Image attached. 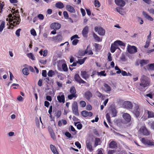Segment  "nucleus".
I'll return each instance as SVG.
<instances>
[{"mask_svg": "<svg viewBox=\"0 0 154 154\" xmlns=\"http://www.w3.org/2000/svg\"><path fill=\"white\" fill-rule=\"evenodd\" d=\"M149 85V79L146 76L143 75L140 79V84L139 89H142L145 88Z\"/></svg>", "mask_w": 154, "mask_h": 154, "instance_id": "nucleus-1", "label": "nucleus"}, {"mask_svg": "<svg viewBox=\"0 0 154 154\" xmlns=\"http://www.w3.org/2000/svg\"><path fill=\"white\" fill-rule=\"evenodd\" d=\"M8 17L10 18V21L12 22L11 23V25H13V23L14 25V26H15L19 23L20 19L18 17H17L16 16H13L12 14H9L8 15Z\"/></svg>", "mask_w": 154, "mask_h": 154, "instance_id": "nucleus-2", "label": "nucleus"}, {"mask_svg": "<svg viewBox=\"0 0 154 154\" xmlns=\"http://www.w3.org/2000/svg\"><path fill=\"white\" fill-rule=\"evenodd\" d=\"M117 113L116 110L114 108L112 109L110 112L106 115V119L110 123V116L112 117H115L116 116Z\"/></svg>", "mask_w": 154, "mask_h": 154, "instance_id": "nucleus-3", "label": "nucleus"}, {"mask_svg": "<svg viewBox=\"0 0 154 154\" xmlns=\"http://www.w3.org/2000/svg\"><path fill=\"white\" fill-rule=\"evenodd\" d=\"M72 110L73 113L75 115L78 116L79 114L78 110V104L77 102H74L72 105Z\"/></svg>", "mask_w": 154, "mask_h": 154, "instance_id": "nucleus-4", "label": "nucleus"}, {"mask_svg": "<svg viewBox=\"0 0 154 154\" xmlns=\"http://www.w3.org/2000/svg\"><path fill=\"white\" fill-rule=\"evenodd\" d=\"M135 104V106L134 107L132 112L135 116L136 117H138L140 115V109L139 106L137 104Z\"/></svg>", "mask_w": 154, "mask_h": 154, "instance_id": "nucleus-5", "label": "nucleus"}, {"mask_svg": "<svg viewBox=\"0 0 154 154\" xmlns=\"http://www.w3.org/2000/svg\"><path fill=\"white\" fill-rule=\"evenodd\" d=\"M127 50L129 53L134 54L137 52V48L135 46L129 45L127 48Z\"/></svg>", "mask_w": 154, "mask_h": 154, "instance_id": "nucleus-6", "label": "nucleus"}, {"mask_svg": "<svg viewBox=\"0 0 154 154\" xmlns=\"http://www.w3.org/2000/svg\"><path fill=\"white\" fill-rule=\"evenodd\" d=\"M123 106L128 109H132L133 105L129 101H125L123 103Z\"/></svg>", "mask_w": 154, "mask_h": 154, "instance_id": "nucleus-7", "label": "nucleus"}, {"mask_svg": "<svg viewBox=\"0 0 154 154\" xmlns=\"http://www.w3.org/2000/svg\"><path fill=\"white\" fill-rule=\"evenodd\" d=\"M94 30L95 32H98V34L100 35H103L105 34V30L102 27L98 28V27H95L94 28Z\"/></svg>", "mask_w": 154, "mask_h": 154, "instance_id": "nucleus-8", "label": "nucleus"}, {"mask_svg": "<svg viewBox=\"0 0 154 154\" xmlns=\"http://www.w3.org/2000/svg\"><path fill=\"white\" fill-rule=\"evenodd\" d=\"M141 141L145 145L154 146V142L152 140H146L144 138H142Z\"/></svg>", "mask_w": 154, "mask_h": 154, "instance_id": "nucleus-9", "label": "nucleus"}, {"mask_svg": "<svg viewBox=\"0 0 154 154\" xmlns=\"http://www.w3.org/2000/svg\"><path fill=\"white\" fill-rule=\"evenodd\" d=\"M74 78L75 81L79 84H84L86 83L85 82L81 79L79 75L77 74L75 75Z\"/></svg>", "mask_w": 154, "mask_h": 154, "instance_id": "nucleus-10", "label": "nucleus"}, {"mask_svg": "<svg viewBox=\"0 0 154 154\" xmlns=\"http://www.w3.org/2000/svg\"><path fill=\"white\" fill-rule=\"evenodd\" d=\"M122 117L127 123L130 122L131 121V117L128 113H124L122 115Z\"/></svg>", "mask_w": 154, "mask_h": 154, "instance_id": "nucleus-11", "label": "nucleus"}, {"mask_svg": "<svg viewBox=\"0 0 154 154\" xmlns=\"http://www.w3.org/2000/svg\"><path fill=\"white\" fill-rule=\"evenodd\" d=\"M51 29L54 30L59 29L61 27L60 24L57 23H52L50 26Z\"/></svg>", "mask_w": 154, "mask_h": 154, "instance_id": "nucleus-12", "label": "nucleus"}, {"mask_svg": "<svg viewBox=\"0 0 154 154\" xmlns=\"http://www.w3.org/2000/svg\"><path fill=\"white\" fill-rule=\"evenodd\" d=\"M88 32V26H86L83 29L82 31V34L85 37H87Z\"/></svg>", "mask_w": 154, "mask_h": 154, "instance_id": "nucleus-13", "label": "nucleus"}, {"mask_svg": "<svg viewBox=\"0 0 154 154\" xmlns=\"http://www.w3.org/2000/svg\"><path fill=\"white\" fill-rule=\"evenodd\" d=\"M62 40V38L61 35L59 34L57 36H54L53 37V41L54 42H59L61 41Z\"/></svg>", "mask_w": 154, "mask_h": 154, "instance_id": "nucleus-14", "label": "nucleus"}, {"mask_svg": "<svg viewBox=\"0 0 154 154\" xmlns=\"http://www.w3.org/2000/svg\"><path fill=\"white\" fill-rule=\"evenodd\" d=\"M82 114L84 117L87 116L91 117L92 116V113L91 112H88L86 110H84L82 112Z\"/></svg>", "mask_w": 154, "mask_h": 154, "instance_id": "nucleus-15", "label": "nucleus"}, {"mask_svg": "<svg viewBox=\"0 0 154 154\" xmlns=\"http://www.w3.org/2000/svg\"><path fill=\"white\" fill-rule=\"evenodd\" d=\"M84 95L86 99L89 100L92 96V94L89 91H88L85 93Z\"/></svg>", "mask_w": 154, "mask_h": 154, "instance_id": "nucleus-16", "label": "nucleus"}, {"mask_svg": "<svg viewBox=\"0 0 154 154\" xmlns=\"http://www.w3.org/2000/svg\"><path fill=\"white\" fill-rule=\"evenodd\" d=\"M66 9L68 11L71 13H75V10L74 8L70 5H67L66 6Z\"/></svg>", "mask_w": 154, "mask_h": 154, "instance_id": "nucleus-17", "label": "nucleus"}, {"mask_svg": "<svg viewBox=\"0 0 154 154\" xmlns=\"http://www.w3.org/2000/svg\"><path fill=\"white\" fill-rule=\"evenodd\" d=\"M115 2L118 6L123 7L125 5V2L123 0H115Z\"/></svg>", "mask_w": 154, "mask_h": 154, "instance_id": "nucleus-18", "label": "nucleus"}, {"mask_svg": "<svg viewBox=\"0 0 154 154\" xmlns=\"http://www.w3.org/2000/svg\"><path fill=\"white\" fill-rule=\"evenodd\" d=\"M140 131L144 135L148 136L149 134L148 131L145 127H142L140 129Z\"/></svg>", "mask_w": 154, "mask_h": 154, "instance_id": "nucleus-19", "label": "nucleus"}, {"mask_svg": "<svg viewBox=\"0 0 154 154\" xmlns=\"http://www.w3.org/2000/svg\"><path fill=\"white\" fill-rule=\"evenodd\" d=\"M57 99L58 101L60 103H65V96L63 94L61 96L58 95L57 97Z\"/></svg>", "mask_w": 154, "mask_h": 154, "instance_id": "nucleus-20", "label": "nucleus"}, {"mask_svg": "<svg viewBox=\"0 0 154 154\" xmlns=\"http://www.w3.org/2000/svg\"><path fill=\"white\" fill-rule=\"evenodd\" d=\"M86 147L90 151L93 150L91 143L89 141L87 140L86 142Z\"/></svg>", "mask_w": 154, "mask_h": 154, "instance_id": "nucleus-21", "label": "nucleus"}, {"mask_svg": "<svg viewBox=\"0 0 154 154\" xmlns=\"http://www.w3.org/2000/svg\"><path fill=\"white\" fill-rule=\"evenodd\" d=\"M117 45L115 44V42L113 44H111L110 48V51L112 53H114L116 51V49L118 48Z\"/></svg>", "mask_w": 154, "mask_h": 154, "instance_id": "nucleus-22", "label": "nucleus"}, {"mask_svg": "<svg viewBox=\"0 0 154 154\" xmlns=\"http://www.w3.org/2000/svg\"><path fill=\"white\" fill-rule=\"evenodd\" d=\"M103 86L104 87V89L105 92H108L111 91V88L108 84L106 83H104L103 84Z\"/></svg>", "mask_w": 154, "mask_h": 154, "instance_id": "nucleus-23", "label": "nucleus"}, {"mask_svg": "<svg viewBox=\"0 0 154 154\" xmlns=\"http://www.w3.org/2000/svg\"><path fill=\"white\" fill-rule=\"evenodd\" d=\"M50 147L51 151L54 154H59L55 146L51 144L50 145Z\"/></svg>", "mask_w": 154, "mask_h": 154, "instance_id": "nucleus-24", "label": "nucleus"}, {"mask_svg": "<svg viewBox=\"0 0 154 154\" xmlns=\"http://www.w3.org/2000/svg\"><path fill=\"white\" fill-rule=\"evenodd\" d=\"M142 14L144 17L148 20L150 21H152L153 20V19L145 11H143Z\"/></svg>", "mask_w": 154, "mask_h": 154, "instance_id": "nucleus-25", "label": "nucleus"}, {"mask_svg": "<svg viewBox=\"0 0 154 154\" xmlns=\"http://www.w3.org/2000/svg\"><path fill=\"white\" fill-rule=\"evenodd\" d=\"M81 75L82 78L85 79H86L88 78L89 76L87 74L86 71H81Z\"/></svg>", "mask_w": 154, "mask_h": 154, "instance_id": "nucleus-26", "label": "nucleus"}, {"mask_svg": "<svg viewBox=\"0 0 154 154\" xmlns=\"http://www.w3.org/2000/svg\"><path fill=\"white\" fill-rule=\"evenodd\" d=\"M55 6L60 9L64 7L63 4L60 2L57 3L55 4Z\"/></svg>", "mask_w": 154, "mask_h": 154, "instance_id": "nucleus-27", "label": "nucleus"}, {"mask_svg": "<svg viewBox=\"0 0 154 154\" xmlns=\"http://www.w3.org/2000/svg\"><path fill=\"white\" fill-rule=\"evenodd\" d=\"M56 73L55 71H54L52 70H49L48 73V75L49 77H52Z\"/></svg>", "mask_w": 154, "mask_h": 154, "instance_id": "nucleus-28", "label": "nucleus"}, {"mask_svg": "<svg viewBox=\"0 0 154 154\" xmlns=\"http://www.w3.org/2000/svg\"><path fill=\"white\" fill-rule=\"evenodd\" d=\"M100 142L101 141L100 138H96L94 141V146L96 147L98 145H99Z\"/></svg>", "mask_w": 154, "mask_h": 154, "instance_id": "nucleus-29", "label": "nucleus"}, {"mask_svg": "<svg viewBox=\"0 0 154 154\" xmlns=\"http://www.w3.org/2000/svg\"><path fill=\"white\" fill-rule=\"evenodd\" d=\"M116 146V143L114 141H112L109 144V147L111 148H115Z\"/></svg>", "mask_w": 154, "mask_h": 154, "instance_id": "nucleus-30", "label": "nucleus"}, {"mask_svg": "<svg viewBox=\"0 0 154 154\" xmlns=\"http://www.w3.org/2000/svg\"><path fill=\"white\" fill-rule=\"evenodd\" d=\"M146 112L148 115V118H154V112L152 111H150L148 110H146Z\"/></svg>", "mask_w": 154, "mask_h": 154, "instance_id": "nucleus-31", "label": "nucleus"}, {"mask_svg": "<svg viewBox=\"0 0 154 154\" xmlns=\"http://www.w3.org/2000/svg\"><path fill=\"white\" fill-rule=\"evenodd\" d=\"M148 70L149 71L154 70V63L148 65Z\"/></svg>", "mask_w": 154, "mask_h": 154, "instance_id": "nucleus-32", "label": "nucleus"}, {"mask_svg": "<svg viewBox=\"0 0 154 154\" xmlns=\"http://www.w3.org/2000/svg\"><path fill=\"white\" fill-rule=\"evenodd\" d=\"M55 72L56 74H57V76L60 80H63L64 79L63 75L62 73H58L56 71H55Z\"/></svg>", "mask_w": 154, "mask_h": 154, "instance_id": "nucleus-33", "label": "nucleus"}, {"mask_svg": "<svg viewBox=\"0 0 154 154\" xmlns=\"http://www.w3.org/2000/svg\"><path fill=\"white\" fill-rule=\"evenodd\" d=\"M115 44H116V45L125 46V44L123 43L122 41L120 40H117L115 42Z\"/></svg>", "mask_w": 154, "mask_h": 154, "instance_id": "nucleus-34", "label": "nucleus"}, {"mask_svg": "<svg viewBox=\"0 0 154 154\" xmlns=\"http://www.w3.org/2000/svg\"><path fill=\"white\" fill-rule=\"evenodd\" d=\"M69 91L71 94H76V91L74 87L72 86L70 88Z\"/></svg>", "mask_w": 154, "mask_h": 154, "instance_id": "nucleus-35", "label": "nucleus"}, {"mask_svg": "<svg viewBox=\"0 0 154 154\" xmlns=\"http://www.w3.org/2000/svg\"><path fill=\"white\" fill-rule=\"evenodd\" d=\"M148 62V60H141L140 62V66L141 67L143 66V65L147 64Z\"/></svg>", "mask_w": 154, "mask_h": 154, "instance_id": "nucleus-36", "label": "nucleus"}, {"mask_svg": "<svg viewBox=\"0 0 154 154\" xmlns=\"http://www.w3.org/2000/svg\"><path fill=\"white\" fill-rule=\"evenodd\" d=\"M23 72L24 75H28L29 74V69L27 68H25L23 69Z\"/></svg>", "mask_w": 154, "mask_h": 154, "instance_id": "nucleus-37", "label": "nucleus"}, {"mask_svg": "<svg viewBox=\"0 0 154 154\" xmlns=\"http://www.w3.org/2000/svg\"><path fill=\"white\" fill-rule=\"evenodd\" d=\"M5 22L2 21L1 23L0 26V32H1L3 30L5 27Z\"/></svg>", "mask_w": 154, "mask_h": 154, "instance_id": "nucleus-38", "label": "nucleus"}, {"mask_svg": "<svg viewBox=\"0 0 154 154\" xmlns=\"http://www.w3.org/2000/svg\"><path fill=\"white\" fill-rule=\"evenodd\" d=\"M77 94H71L68 96V98L69 100H72L73 97L76 98L77 97Z\"/></svg>", "mask_w": 154, "mask_h": 154, "instance_id": "nucleus-39", "label": "nucleus"}, {"mask_svg": "<svg viewBox=\"0 0 154 154\" xmlns=\"http://www.w3.org/2000/svg\"><path fill=\"white\" fill-rule=\"evenodd\" d=\"M62 66V69L64 71L66 72L68 71V69L67 68V65L66 64H63Z\"/></svg>", "mask_w": 154, "mask_h": 154, "instance_id": "nucleus-40", "label": "nucleus"}, {"mask_svg": "<svg viewBox=\"0 0 154 154\" xmlns=\"http://www.w3.org/2000/svg\"><path fill=\"white\" fill-rule=\"evenodd\" d=\"M105 71H101L100 72H97V75H100L101 76H106V73H105Z\"/></svg>", "mask_w": 154, "mask_h": 154, "instance_id": "nucleus-41", "label": "nucleus"}, {"mask_svg": "<svg viewBox=\"0 0 154 154\" xmlns=\"http://www.w3.org/2000/svg\"><path fill=\"white\" fill-rule=\"evenodd\" d=\"M28 57L31 59L32 60H34V57L33 55L31 53H29L27 54Z\"/></svg>", "mask_w": 154, "mask_h": 154, "instance_id": "nucleus-42", "label": "nucleus"}, {"mask_svg": "<svg viewBox=\"0 0 154 154\" xmlns=\"http://www.w3.org/2000/svg\"><path fill=\"white\" fill-rule=\"evenodd\" d=\"M93 36L94 39L98 42H100L101 41L99 37L95 33H93Z\"/></svg>", "mask_w": 154, "mask_h": 154, "instance_id": "nucleus-43", "label": "nucleus"}, {"mask_svg": "<svg viewBox=\"0 0 154 154\" xmlns=\"http://www.w3.org/2000/svg\"><path fill=\"white\" fill-rule=\"evenodd\" d=\"M94 5L95 7H99L100 6V4L99 1L97 0H95L94 1Z\"/></svg>", "mask_w": 154, "mask_h": 154, "instance_id": "nucleus-44", "label": "nucleus"}, {"mask_svg": "<svg viewBox=\"0 0 154 154\" xmlns=\"http://www.w3.org/2000/svg\"><path fill=\"white\" fill-rule=\"evenodd\" d=\"M80 104L81 105V107H84L85 106L86 103L85 101H81L80 102Z\"/></svg>", "mask_w": 154, "mask_h": 154, "instance_id": "nucleus-45", "label": "nucleus"}, {"mask_svg": "<svg viewBox=\"0 0 154 154\" xmlns=\"http://www.w3.org/2000/svg\"><path fill=\"white\" fill-rule=\"evenodd\" d=\"M51 136V137L53 139H54L55 138V136L54 132L53 131L51 130L50 131Z\"/></svg>", "mask_w": 154, "mask_h": 154, "instance_id": "nucleus-46", "label": "nucleus"}, {"mask_svg": "<svg viewBox=\"0 0 154 154\" xmlns=\"http://www.w3.org/2000/svg\"><path fill=\"white\" fill-rule=\"evenodd\" d=\"M94 46L96 50H100L101 48L100 45L97 43L95 44Z\"/></svg>", "mask_w": 154, "mask_h": 154, "instance_id": "nucleus-47", "label": "nucleus"}, {"mask_svg": "<svg viewBox=\"0 0 154 154\" xmlns=\"http://www.w3.org/2000/svg\"><path fill=\"white\" fill-rule=\"evenodd\" d=\"M115 69L116 70H118L116 72V73L117 74H120L121 72V69L119 68V67L116 66L115 67Z\"/></svg>", "mask_w": 154, "mask_h": 154, "instance_id": "nucleus-48", "label": "nucleus"}, {"mask_svg": "<svg viewBox=\"0 0 154 154\" xmlns=\"http://www.w3.org/2000/svg\"><path fill=\"white\" fill-rule=\"evenodd\" d=\"M108 60L109 61H111L112 60V58L111 54L110 53H109L108 54Z\"/></svg>", "mask_w": 154, "mask_h": 154, "instance_id": "nucleus-49", "label": "nucleus"}, {"mask_svg": "<svg viewBox=\"0 0 154 154\" xmlns=\"http://www.w3.org/2000/svg\"><path fill=\"white\" fill-rule=\"evenodd\" d=\"M79 42V40L77 39H75L72 41V44L73 45H75L77 44Z\"/></svg>", "mask_w": 154, "mask_h": 154, "instance_id": "nucleus-50", "label": "nucleus"}, {"mask_svg": "<svg viewBox=\"0 0 154 154\" xmlns=\"http://www.w3.org/2000/svg\"><path fill=\"white\" fill-rule=\"evenodd\" d=\"M149 124L151 128L154 130V121L149 122Z\"/></svg>", "mask_w": 154, "mask_h": 154, "instance_id": "nucleus-51", "label": "nucleus"}, {"mask_svg": "<svg viewBox=\"0 0 154 154\" xmlns=\"http://www.w3.org/2000/svg\"><path fill=\"white\" fill-rule=\"evenodd\" d=\"M138 21L139 22L140 24L141 25L143 24V21L142 19L140 17H138Z\"/></svg>", "mask_w": 154, "mask_h": 154, "instance_id": "nucleus-52", "label": "nucleus"}, {"mask_svg": "<svg viewBox=\"0 0 154 154\" xmlns=\"http://www.w3.org/2000/svg\"><path fill=\"white\" fill-rule=\"evenodd\" d=\"M64 17L65 19L68 18L69 16L67 12L66 11H64L63 13Z\"/></svg>", "mask_w": 154, "mask_h": 154, "instance_id": "nucleus-53", "label": "nucleus"}, {"mask_svg": "<svg viewBox=\"0 0 154 154\" xmlns=\"http://www.w3.org/2000/svg\"><path fill=\"white\" fill-rule=\"evenodd\" d=\"M120 59L121 60L123 61H125L126 60L124 54H122L121 57Z\"/></svg>", "mask_w": 154, "mask_h": 154, "instance_id": "nucleus-54", "label": "nucleus"}, {"mask_svg": "<svg viewBox=\"0 0 154 154\" xmlns=\"http://www.w3.org/2000/svg\"><path fill=\"white\" fill-rule=\"evenodd\" d=\"M31 34L33 36H35L36 33L35 30L34 29H32L30 31Z\"/></svg>", "mask_w": 154, "mask_h": 154, "instance_id": "nucleus-55", "label": "nucleus"}, {"mask_svg": "<svg viewBox=\"0 0 154 154\" xmlns=\"http://www.w3.org/2000/svg\"><path fill=\"white\" fill-rule=\"evenodd\" d=\"M84 60L82 59H79L77 61V63H79L80 65H82L84 63Z\"/></svg>", "mask_w": 154, "mask_h": 154, "instance_id": "nucleus-56", "label": "nucleus"}, {"mask_svg": "<svg viewBox=\"0 0 154 154\" xmlns=\"http://www.w3.org/2000/svg\"><path fill=\"white\" fill-rule=\"evenodd\" d=\"M122 8H118H118H116V11L118 12L119 13V14H122Z\"/></svg>", "mask_w": 154, "mask_h": 154, "instance_id": "nucleus-57", "label": "nucleus"}, {"mask_svg": "<svg viewBox=\"0 0 154 154\" xmlns=\"http://www.w3.org/2000/svg\"><path fill=\"white\" fill-rule=\"evenodd\" d=\"M75 145L79 149H80L81 148V145L80 143L78 142H76L75 143Z\"/></svg>", "mask_w": 154, "mask_h": 154, "instance_id": "nucleus-58", "label": "nucleus"}, {"mask_svg": "<svg viewBox=\"0 0 154 154\" xmlns=\"http://www.w3.org/2000/svg\"><path fill=\"white\" fill-rule=\"evenodd\" d=\"M42 76L45 77L47 76V72L46 70L42 71Z\"/></svg>", "mask_w": 154, "mask_h": 154, "instance_id": "nucleus-59", "label": "nucleus"}, {"mask_svg": "<svg viewBox=\"0 0 154 154\" xmlns=\"http://www.w3.org/2000/svg\"><path fill=\"white\" fill-rule=\"evenodd\" d=\"M21 30V29H18L16 32L15 34L18 37L20 35V32Z\"/></svg>", "mask_w": 154, "mask_h": 154, "instance_id": "nucleus-60", "label": "nucleus"}, {"mask_svg": "<svg viewBox=\"0 0 154 154\" xmlns=\"http://www.w3.org/2000/svg\"><path fill=\"white\" fill-rule=\"evenodd\" d=\"M38 18L41 20H43L44 18L43 15L41 14H38Z\"/></svg>", "mask_w": 154, "mask_h": 154, "instance_id": "nucleus-61", "label": "nucleus"}, {"mask_svg": "<svg viewBox=\"0 0 154 154\" xmlns=\"http://www.w3.org/2000/svg\"><path fill=\"white\" fill-rule=\"evenodd\" d=\"M75 38H79L78 36L77 35H75L71 37V40H72Z\"/></svg>", "mask_w": 154, "mask_h": 154, "instance_id": "nucleus-62", "label": "nucleus"}, {"mask_svg": "<svg viewBox=\"0 0 154 154\" xmlns=\"http://www.w3.org/2000/svg\"><path fill=\"white\" fill-rule=\"evenodd\" d=\"M65 135L69 138H70L71 137V134L68 132H66L65 133Z\"/></svg>", "mask_w": 154, "mask_h": 154, "instance_id": "nucleus-63", "label": "nucleus"}, {"mask_svg": "<svg viewBox=\"0 0 154 154\" xmlns=\"http://www.w3.org/2000/svg\"><path fill=\"white\" fill-rule=\"evenodd\" d=\"M61 115V112L60 111H58L56 114V116L57 117V118H59Z\"/></svg>", "mask_w": 154, "mask_h": 154, "instance_id": "nucleus-64", "label": "nucleus"}]
</instances>
